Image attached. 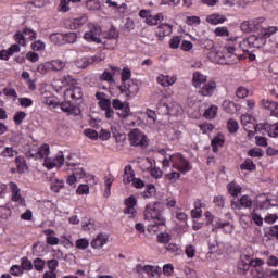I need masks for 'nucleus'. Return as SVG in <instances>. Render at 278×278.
Masks as SVG:
<instances>
[{
	"label": "nucleus",
	"instance_id": "f257e3e1",
	"mask_svg": "<svg viewBox=\"0 0 278 278\" xmlns=\"http://www.w3.org/2000/svg\"><path fill=\"white\" fill-rule=\"evenodd\" d=\"M164 203L155 202L152 205H147L144 211L146 220H152L150 225H148V231H152L153 233H157L160 231V227H164L166 225V219L164 215Z\"/></svg>",
	"mask_w": 278,
	"mask_h": 278
},
{
	"label": "nucleus",
	"instance_id": "f03ea898",
	"mask_svg": "<svg viewBox=\"0 0 278 278\" xmlns=\"http://www.w3.org/2000/svg\"><path fill=\"white\" fill-rule=\"evenodd\" d=\"M208 58L212 62H216L217 64H233V62L238 60L236 46L226 45L223 52L212 50L208 52Z\"/></svg>",
	"mask_w": 278,
	"mask_h": 278
},
{
	"label": "nucleus",
	"instance_id": "7ed1b4c3",
	"mask_svg": "<svg viewBox=\"0 0 278 278\" xmlns=\"http://www.w3.org/2000/svg\"><path fill=\"white\" fill-rule=\"evenodd\" d=\"M62 83L65 86H70L64 92V99L68 101H79L81 97H84V91H81V87L77 86V80L71 77V75L65 76L62 79Z\"/></svg>",
	"mask_w": 278,
	"mask_h": 278
},
{
	"label": "nucleus",
	"instance_id": "20e7f679",
	"mask_svg": "<svg viewBox=\"0 0 278 278\" xmlns=\"http://www.w3.org/2000/svg\"><path fill=\"white\" fill-rule=\"evenodd\" d=\"M128 138L131 147H141V149L149 147V139L147 138V135L138 128L132 129L128 134Z\"/></svg>",
	"mask_w": 278,
	"mask_h": 278
},
{
	"label": "nucleus",
	"instance_id": "39448f33",
	"mask_svg": "<svg viewBox=\"0 0 278 278\" xmlns=\"http://www.w3.org/2000/svg\"><path fill=\"white\" fill-rule=\"evenodd\" d=\"M157 110L163 114H169V116H175L181 112V106L179 104H168V98L162 97L156 104Z\"/></svg>",
	"mask_w": 278,
	"mask_h": 278
},
{
	"label": "nucleus",
	"instance_id": "423d86ee",
	"mask_svg": "<svg viewBox=\"0 0 278 278\" xmlns=\"http://www.w3.org/2000/svg\"><path fill=\"white\" fill-rule=\"evenodd\" d=\"M112 108L117 111L119 118H129L131 116V108L127 101L123 102L121 99L115 98L112 100Z\"/></svg>",
	"mask_w": 278,
	"mask_h": 278
},
{
	"label": "nucleus",
	"instance_id": "0eeeda50",
	"mask_svg": "<svg viewBox=\"0 0 278 278\" xmlns=\"http://www.w3.org/2000/svg\"><path fill=\"white\" fill-rule=\"evenodd\" d=\"M169 160L174 163L173 168H177L180 173H188V170H191L190 163L184 157V155H172Z\"/></svg>",
	"mask_w": 278,
	"mask_h": 278
},
{
	"label": "nucleus",
	"instance_id": "6e6552de",
	"mask_svg": "<svg viewBox=\"0 0 278 278\" xmlns=\"http://www.w3.org/2000/svg\"><path fill=\"white\" fill-rule=\"evenodd\" d=\"M101 34L100 26H92V28L85 33L84 38L87 42H96V45H101V38L98 36Z\"/></svg>",
	"mask_w": 278,
	"mask_h": 278
},
{
	"label": "nucleus",
	"instance_id": "1a4fd4ad",
	"mask_svg": "<svg viewBox=\"0 0 278 278\" xmlns=\"http://www.w3.org/2000/svg\"><path fill=\"white\" fill-rule=\"evenodd\" d=\"M98 105L103 112H105V118L108 121H114V110L112 109V100L106 99L98 102Z\"/></svg>",
	"mask_w": 278,
	"mask_h": 278
},
{
	"label": "nucleus",
	"instance_id": "9d476101",
	"mask_svg": "<svg viewBox=\"0 0 278 278\" xmlns=\"http://www.w3.org/2000/svg\"><path fill=\"white\" fill-rule=\"evenodd\" d=\"M216 81L214 80L204 83V85L199 90V94H201L202 97H212V94H214V92L216 91Z\"/></svg>",
	"mask_w": 278,
	"mask_h": 278
},
{
	"label": "nucleus",
	"instance_id": "9b49d317",
	"mask_svg": "<svg viewBox=\"0 0 278 278\" xmlns=\"http://www.w3.org/2000/svg\"><path fill=\"white\" fill-rule=\"evenodd\" d=\"M62 112H66L67 114H79L81 111L73 103V100L68 99L61 103Z\"/></svg>",
	"mask_w": 278,
	"mask_h": 278
},
{
	"label": "nucleus",
	"instance_id": "f8f14e48",
	"mask_svg": "<svg viewBox=\"0 0 278 278\" xmlns=\"http://www.w3.org/2000/svg\"><path fill=\"white\" fill-rule=\"evenodd\" d=\"M156 81L160 86H163V88H168L177 81V76L159 75Z\"/></svg>",
	"mask_w": 278,
	"mask_h": 278
},
{
	"label": "nucleus",
	"instance_id": "ddd939ff",
	"mask_svg": "<svg viewBox=\"0 0 278 278\" xmlns=\"http://www.w3.org/2000/svg\"><path fill=\"white\" fill-rule=\"evenodd\" d=\"M108 244V236L99 233L96 239L91 241L92 249H102Z\"/></svg>",
	"mask_w": 278,
	"mask_h": 278
},
{
	"label": "nucleus",
	"instance_id": "4468645a",
	"mask_svg": "<svg viewBox=\"0 0 278 278\" xmlns=\"http://www.w3.org/2000/svg\"><path fill=\"white\" fill-rule=\"evenodd\" d=\"M192 83L194 88H201V85L207 83V76L201 74V72H194Z\"/></svg>",
	"mask_w": 278,
	"mask_h": 278
},
{
	"label": "nucleus",
	"instance_id": "2eb2a0df",
	"mask_svg": "<svg viewBox=\"0 0 278 278\" xmlns=\"http://www.w3.org/2000/svg\"><path fill=\"white\" fill-rule=\"evenodd\" d=\"M15 164L17 166V173L20 175H23V173H25V170L29 168V166H27V161L25 160V156H17L15 159Z\"/></svg>",
	"mask_w": 278,
	"mask_h": 278
},
{
	"label": "nucleus",
	"instance_id": "dca6fc26",
	"mask_svg": "<svg viewBox=\"0 0 278 278\" xmlns=\"http://www.w3.org/2000/svg\"><path fill=\"white\" fill-rule=\"evenodd\" d=\"M134 167L131 165H127L124 169V175H123V181L125 185L131 184L134 181Z\"/></svg>",
	"mask_w": 278,
	"mask_h": 278
},
{
	"label": "nucleus",
	"instance_id": "f3484780",
	"mask_svg": "<svg viewBox=\"0 0 278 278\" xmlns=\"http://www.w3.org/2000/svg\"><path fill=\"white\" fill-rule=\"evenodd\" d=\"M49 64L50 71H54L55 73L64 71V68L66 67V63L60 59L50 61Z\"/></svg>",
	"mask_w": 278,
	"mask_h": 278
},
{
	"label": "nucleus",
	"instance_id": "a211bd4d",
	"mask_svg": "<svg viewBox=\"0 0 278 278\" xmlns=\"http://www.w3.org/2000/svg\"><path fill=\"white\" fill-rule=\"evenodd\" d=\"M223 109L225 112H227V114H235L236 112H238V104L232 101L225 100L223 102Z\"/></svg>",
	"mask_w": 278,
	"mask_h": 278
},
{
	"label": "nucleus",
	"instance_id": "6ab92c4d",
	"mask_svg": "<svg viewBox=\"0 0 278 278\" xmlns=\"http://www.w3.org/2000/svg\"><path fill=\"white\" fill-rule=\"evenodd\" d=\"M144 273L149 275V277L159 278L161 275L160 267L144 265Z\"/></svg>",
	"mask_w": 278,
	"mask_h": 278
},
{
	"label": "nucleus",
	"instance_id": "aec40b11",
	"mask_svg": "<svg viewBox=\"0 0 278 278\" xmlns=\"http://www.w3.org/2000/svg\"><path fill=\"white\" fill-rule=\"evenodd\" d=\"M226 18L225 16L220 14H212L206 17V22H208L211 25H219V23H225Z\"/></svg>",
	"mask_w": 278,
	"mask_h": 278
},
{
	"label": "nucleus",
	"instance_id": "412c9836",
	"mask_svg": "<svg viewBox=\"0 0 278 278\" xmlns=\"http://www.w3.org/2000/svg\"><path fill=\"white\" fill-rule=\"evenodd\" d=\"M156 193L155 185H147L146 191L141 192V195L143 199H151L152 197H155Z\"/></svg>",
	"mask_w": 278,
	"mask_h": 278
},
{
	"label": "nucleus",
	"instance_id": "4be33fe9",
	"mask_svg": "<svg viewBox=\"0 0 278 278\" xmlns=\"http://www.w3.org/2000/svg\"><path fill=\"white\" fill-rule=\"evenodd\" d=\"M228 192L231 197H238L242 192V187H240L236 181L228 184Z\"/></svg>",
	"mask_w": 278,
	"mask_h": 278
},
{
	"label": "nucleus",
	"instance_id": "5701e85b",
	"mask_svg": "<svg viewBox=\"0 0 278 278\" xmlns=\"http://www.w3.org/2000/svg\"><path fill=\"white\" fill-rule=\"evenodd\" d=\"M50 41L52 45H58L59 47L64 45V34L53 33L50 35Z\"/></svg>",
	"mask_w": 278,
	"mask_h": 278
},
{
	"label": "nucleus",
	"instance_id": "b1692460",
	"mask_svg": "<svg viewBox=\"0 0 278 278\" xmlns=\"http://www.w3.org/2000/svg\"><path fill=\"white\" fill-rule=\"evenodd\" d=\"M51 190L52 192H60L62 188H64V180H60L58 178H51Z\"/></svg>",
	"mask_w": 278,
	"mask_h": 278
},
{
	"label": "nucleus",
	"instance_id": "393cba45",
	"mask_svg": "<svg viewBox=\"0 0 278 278\" xmlns=\"http://www.w3.org/2000/svg\"><path fill=\"white\" fill-rule=\"evenodd\" d=\"M126 86V97L131 98L135 94H138V85L131 83V84H125Z\"/></svg>",
	"mask_w": 278,
	"mask_h": 278
},
{
	"label": "nucleus",
	"instance_id": "a878e982",
	"mask_svg": "<svg viewBox=\"0 0 278 278\" xmlns=\"http://www.w3.org/2000/svg\"><path fill=\"white\" fill-rule=\"evenodd\" d=\"M241 170H256L257 166L255 163H253V160L251 159H245V161L240 165Z\"/></svg>",
	"mask_w": 278,
	"mask_h": 278
},
{
	"label": "nucleus",
	"instance_id": "bb28decb",
	"mask_svg": "<svg viewBox=\"0 0 278 278\" xmlns=\"http://www.w3.org/2000/svg\"><path fill=\"white\" fill-rule=\"evenodd\" d=\"M218 112V106L211 105L208 109L204 112V118H207L208 121H212V118H216V114Z\"/></svg>",
	"mask_w": 278,
	"mask_h": 278
},
{
	"label": "nucleus",
	"instance_id": "cd10ccee",
	"mask_svg": "<svg viewBox=\"0 0 278 278\" xmlns=\"http://www.w3.org/2000/svg\"><path fill=\"white\" fill-rule=\"evenodd\" d=\"M15 155H18V152H16L12 147H7L1 152L2 157H14Z\"/></svg>",
	"mask_w": 278,
	"mask_h": 278
},
{
	"label": "nucleus",
	"instance_id": "c85d7f7f",
	"mask_svg": "<svg viewBox=\"0 0 278 278\" xmlns=\"http://www.w3.org/2000/svg\"><path fill=\"white\" fill-rule=\"evenodd\" d=\"M238 268H239V270H243L244 273H247V270H249V268H251L250 257L245 256V261H243V258H242L238 264Z\"/></svg>",
	"mask_w": 278,
	"mask_h": 278
},
{
	"label": "nucleus",
	"instance_id": "c756f323",
	"mask_svg": "<svg viewBox=\"0 0 278 278\" xmlns=\"http://www.w3.org/2000/svg\"><path fill=\"white\" fill-rule=\"evenodd\" d=\"M49 155V144H43L41 148L37 151V157H40L41 160H45Z\"/></svg>",
	"mask_w": 278,
	"mask_h": 278
},
{
	"label": "nucleus",
	"instance_id": "7c9ffc66",
	"mask_svg": "<svg viewBox=\"0 0 278 278\" xmlns=\"http://www.w3.org/2000/svg\"><path fill=\"white\" fill-rule=\"evenodd\" d=\"M86 8L88 10H101V2L99 0H87Z\"/></svg>",
	"mask_w": 278,
	"mask_h": 278
},
{
	"label": "nucleus",
	"instance_id": "2f4dec72",
	"mask_svg": "<svg viewBox=\"0 0 278 278\" xmlns=\"http://www.w3.org/2000/svg\"><path fill=\"white\" fill-rule=\"evenodd\" d=\"M68 42L70 45H73L77 42V33H67L64 35V45Z\"/></svg>",
	"mask_w": 278,
	"mask_h": 278
},
{
	"label": "nucleus",
	"instance_id": "473e14b6",
	"mask_svg": "<svg viewBox=\"0 0 278 278\" xmlns=\"http://www.w3.org/2000/svg\"><path fill=\"white\" fill-rule=\"evenodd\" d=\"M160 18H162V13L156 15H149L146 20L147 25H157Z\"/></svg>",
	"mask_w": 278,
	"mask_h": 278
},
{
	"label": "nucleus",
	"instance_id": "72a5a7b5",
	"mask_svg": "<svg viewBox=\"0 0 278 278\" xmlns=\"http://www.w3.org/2000/svg\"><path fill=\"white\" fill-rule=\"evenodd\" d=\"M228 131L230 134H236L240 126L238 125V122L236 119H229L227 124Z\"/></svg>",
	"mask_w": 278,
	"mask_h": 278
},
{
	"label": "nucleus",
	"instance_id": "f704fd0d",
	"mask_svg": "<svg viewBox=\"0 0 278 278\" xmlns=\"http://www.w3.org/2000/svg\"><path fill=\"white\" fill-rule=\"evenodd\" d=\"M250 157H264V152L261 148H253L248 151Z\"/></svg>",
	"mask_w": 278,
	"mask_h": 278
},
{
	"label": "nucleus",
	"instance_id": "c9c22d12",
	"mask_svg": "<svg viewBox=\"0 0 278 278\" xmlns=\"http://www.w3.org/2000/svg\"><path fill=\"white\" fill-rule=\"evenodd\" d=\"M27 116V113L23 112V111H18L15 113L13 121L15 123V125H21V123H23V121H25V117Z\"/></svg>",
	"mask_w": 278,
	"mask_h": 278
},
{
	"label": "nucleus",
	"instance_id": "e433bc0d",
	"mask_svg": "<svg viewBox=\"0 0 278 278\" xmlns=\"http://www.w3.org/2000/svg\"><path fill=\"white\" fill-rule=\"evenodd\" d=\"M201 48L206 51H214V41L212 39H204L201 41Z\"/></svg>",
	"mask_w": 278,
	"mask_h": 278
},
{
	"label": "nucleus",
	"instance_id": "4c0bfd02",
	"mask_svg": "<svg viewBox=\"0 0 278 278\" xmlns=\"http://www.w3.org/2000/svg\"><path fill=\"white\" fill-rule=\"evenodd\" d=\"M253 29H255V26L249 21H245L241 24V31H244V34H251Z\"/></svg>",
	"mask_w": 278,
	"mask_h": 278
},
{
	"label": "nucleus",
	"instance_id": "58836bf2",
	"mask_svg": "<svg viewBox=\"0 0 278 278\" xmlns=\"http://www.w3.org/2000/svg\"><path fill=\"white\" fill-rule=\"evenodd\" d=\"M157 242L161 244H168V242H170V236L166 232H161L157 235Z\"/></svg>",
	"mask_w": 278,
	"mask_h": 278
},
{
	"label": "nucleus",
	"instance_id": "ea45409f",
	"mask_svg": "<svg viewBox=\"0 0 278 278\" xmlns=\"http://www.w3.org/2000/svg\"><path fill=\"white\" fill-rule=\"evenodd\" d=\"M275 31H277V27H274V26H269L267 28H263L261 30V34L264 38H270V35L271 34H275Z\"/></svg>",
	"mask_w": 278,
	"mask_h": 278
},
{
	"label": "nucleus",
	"instance_id": "a19ab883",
	"mask_svg": "<svg viewBox=\"0 0 278 278\" xmlns=\"http://www.w3.org/2000/svg\"><path fill=\"white\" fill-rule=\"evenodd\" d=\"M118 36H119L118 30H116V28H114V26H111V28L106 33V38L109 40H116V39H118Z\"/></svg>",
	"mask_w": 278,
	"mask_h": 278
},
{
	"label": "nucleus",
	"instance_id": "79ce46f5",
	"mask_svg": "<svg viewBox=\"0 0 278 278\" xmlns=\"http://www.w3.org/2000/svg\"><path fill=\"white\" fill-rule=\"evenodd\" d=\"M236 96L238 97V99H245V97H249V89L241 86L237 89Z\"/></svg>",
	"mask_w": 278,
	"mask_h": 278
},
{
	"label": "nucleus",
	"instance_id": "37998d69",
	"mask_svg": "<svg viewBox=\"0 0 278 278\" xmlns=\"http://www.w3.org/2000/svg\"><path fill=\"white\" fill-rule=\"evenodd\" d=\"M181 45V37L175 36L169 40V47L170 49H179V46Z\"/></svg>",
	"mask_w": 278,
	"mask_h": 278
},
{
	"label": "nucleus",
	"instance_id": "c03bdc74",
	"mask_svg": "<svg viewBox=\"0 0 278 278\" xmlns=\"http://www.w3.org/2000/svg\"><path fill=\"white\" fill-rule=\"evenodd\" d=\"M239 203L241 207H251V205H253V201L249 199V195H242L241 199L239 200Z\"/></svg>",
	"mask_w": 278,
	"mask_h": 278
},
{
	"label": "nucleus",
	"instance_id": "a18cd8bd",
	"mask_svg": "<svg viewBox=\"0 0 278 278\" xmlns=\"http://www.w3.org/2000/svg\"><path fill=\"white\" fill-rule=\"evenodd\" d=\"M68 3H71L68 0H61L59 4V12H71V7H68Z\"/></svg>",
	"mask_w": 278,
	"mask_h": 278
},
{
	"label": "nucleus",
	"instance_id": "49530a36",
	"mask_svg": "<svg viewBox=\"0 0 278 278\" xmlns=\"http://www.w3.org/2000/svg\"><path fill=\"white\" fill-rule=\"evenodd\" d=\"M21 268L22 270H31V268H34V265L31 264V261L24 257L22 258Z\"/></svg>",
	"mask_w": 278,
	"mask_h": 278
},
{
	"label": "nucleus",
	"instance_id": "de8ad7c7",
	"mask_svg": "<svg viewBox=\"0 0 278 278\" xmlns=\"http://www.w3.org/2000/svg\"><path fill=\"white\" fill-rule=\"evenodd\" d=\"M89 245H90V242L87 239H78L76 241L77 249L86 250L88 249Z\"/></svg>",
	"mask_w": 278,
	"mask_h": 278
},
{
	"label": "nucleus",
	"instance_id": "09e8293b",
	"mask_svg": "<svg viewBox=\"0 0 278 278\" xmlns=\"http://www.w3.org/2000/svg\"><path fill=\"white\" fill-rule=\"evenodd\" d=\"M131 79V70L124 67L122 71V81L125 84V81H129Z\"/></svg>",
	"mask_w": 278,
	"mask_h": 278
},
{
	"label": "nucleus",
	"instance_id": "8fccbe9b",
	"mask_svg": "<svg viewBox=\"0 0 278 278\" xmlns=\"http://www.w3.org/2000/svg\"><path fill=\"white\" fill-rule=\"evenodd\" d=\"M18 103L22 108H31L34 105V101L29 98H20Z\"/></svg>",
	"mask_w": 278,
	"mask_h": 278
},
{
	"label": "nucleus",
	"instance_id": "3c124183",
	"mask_svg": "<svg viewBox=\"0 0 278 278\" xmlns=\"http://www.w3.org/2000/svg\"><path fill=\"white\" fill-rule=\"evenodd\" d=\"M103 60H105V53L103 52H100L90 59L91 64H99V62H103Z\"/></svg>",
	"mask_w": 278,
	"mask_h": 278
},
{
	"label": "nucleus",
	"instance_id": "603ef678",
	"mask_svg": "<svg viewBox=\"0 0 278 278\" xmlns=\"http://www.w3.org/2000/svg\"><path fill=\"white\" fill-rule=\"evenodd\" d=\"M37 71L41 75H47V71H51L49 62L38 65Z\"/></svg>",
	"mask_w": 278,
	"mask_h": 278
},
{
	"label": "nucleus",
	"instance_id": "864d4df0",
	"mask_svg": "<svg viewBox=\"0 0 278 278\" xmlns=\"http://www.w3.org/2000/svg\"><path fill=\"white\" fill-rule=\"evenodd\" d=\"M265 236H270L271 238H276L278 240V225L270 227Z\"/></svg>",
	"mask_w": 278,
	"mask_h": 278
},
{
	"label": "nucleus",
	"instance_id": "5fc2aeb1",
	"mask_svg": "<svg viewBox=\"0 0 278 278\" xmlns=\"http://www.w3.org/2000/svg\"><path fill=\"white\" fill-rule=\"evenodd\" d=\"M85 136H87V138H90V140H97V138H99V132H97V130L94 129H86L85 130Z\"/></svg>",
	"mask_w": 278,
	"mask_h": 278
},
{
	"label": "nucleus",
	"instance_id": "6e6d98bb",
	"mask_svg": "<svg viewBox=\"0 0 278 278\" xmlns=\"http://www.w3.org/2000/svg\"><path fill=\"white\" fill-rule=\"evenodd\" d=\"M11 275H14V277H21L23 274V268L18 265H13L10 269Z\"/></svg>",
	"mask_w": 278,
	"mask_h": 278
},
{
	"label": "nucleus",
	"instance_id": "4d7b16f0",
	"mask_svg": "<svg viewBox=\"0 0 278 278\" xmlns=\"http://www.w3.org/2000/svg\"><path fill=\"white\" fill-rule=\"evenodd\" d=\"M101 79L102 81H109L110 84H112V81H114V76L110 71L106 70L103 72Z\"/></svg>",
	"mask_w": 278,
	"mask_h": 278
},
{
	"label": "nucleus",
	"instance_id": "13d9d810",
	"mask_svg": "<svg viewBox=\"0 0 278 278\" xmlns=\"http://www.w3.org/2000/svg\"><path fill=\"white\" fill-rule=\"evenodd\" d=\"M23 33H24V36H26L29 40H36L37 34L33 29L24 28Z\"/></svg>",
	"mask_w": 278,
	"mask_h": 278
},
{
	"label": "nucleus",
	"instance_id": "bf43d9fd",
	"mask_svg": "<svg viewBox=\"0 0 278 278\" xmlns=\"http://www.w3.org/2000/svg\"><path fill=\"white\" fill-rule=\"evenodd\" d=\"M185 253L189 260H192L197 253V249H194L193 245H187Z\"/></svg>",
	"mask_w": 278,
	"mask_h": 278
},
{
	"label": "nucleus",
	"instance_id": "052dcab7",
	"mask_svg": "<svg viewBox=\"0 0 278 278\" xmlns=\"http://www.w3.org/2000/svg\"><path fill=\"white\" fill-rule=\"evenodd\" d=\"M269 138H278V123L274 124L268 130Z\"/></svg>",
	"mask_w": 278,
	"mask_h": 278
},
{
	"label": "nucleus",
	"instance_id": "680f3d73",
	"mask_svg": "<svg viewBox=\"0 0 278 278\" xmlns=\"http://www.w3.org/2000/svg\"><path fill=\"white\" fill-rule=\"evenodd\" d=\"M89 64H92V61L88 59H80L79 61H77L78 68H88Z\"/></svg>",
	"mask_w": 278,
	"mask_h": 278
},
{
	"label": "nucleus",
	"instance_id": "e2e57ef3",
	"mask_svg": "<svg viewBox=\"0 0 278 278\" xmlns=\"http://www.w3.org/2000/svg\"><path fill=\"white\" fill-rule=\"evenodd\" d=\"M268 110H269L271 116H276V118H278V103L277 102H275V101L271 102Z\"/></svg>",
	"mask_w": 278,
	"mask_h": 278
},
{
	"label": "nucleus",
	"instance_id": "0e129e2a",
	"mask_svg": "<svg viewBox=\"0 0 278 278\" xmlns=\"http://www.w3.org/2000/svg\"><path fill=\"white\" fill-rule=\"evenodd\" d=\"M76 192L77 194H88L90 192V187H88V185H80Z\"/></svg>",
	"mask_w": 278,
	"mask_h": 278
},
{
	"label": "nucleus",
	"instance_id": "69168bd1",
	"mask_svg": "<svg viewBox=\"0 0 278 278\" xmlns=\"http://www.w3.org/2000/svg\"><path fill=\"white\" fill-rule=\"evenodd\" d=\"M73 175L76 176L77 179H84V177H86V170H84V168H75Z\"/></svg>",
	"mask_w": 278,
	"mask_h": 278
},
{
	"label": "nucleus",
	"instance_id": "338daca9",
	"mask_svg": "<svg viewBox=\"0 0 278 278\" xmlns=\"http://www.w3.org/2000/svg\"><path fill=\"white\" fill-rule=\"evenodd\" d=\"M35 270H42L45 268V261L37 258L34 261Z\"/></svg>",
	"mask_w": 278,
	"mask_h": 278
},
{
	"label": "nucleus",
	"instance_id": "774afa93",
	"mask_svg": "<svg viewBox=\"0 0 278 278\" xmlns=\"http://www.w3.org/2000/svg\"><path fill=\"white\" fill-rule=\"evenodd\" d=\"M215 34L217 36H229V30L227 29V27H217L215 29Z\"/></svg>",
	"mask_w": 278,
	"mask_h": 278
}]
</instances>
